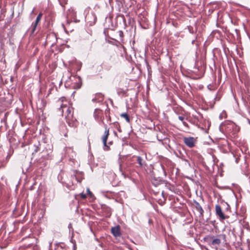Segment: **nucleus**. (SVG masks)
Returning a JSON list of instances; mask_svg holds the SVG:
<instances>
[{
	"mask_svg": "<svg viewBox=\"0 0 250 250\" xmlns=\"http://www.w3.org/2000/svg\"><path fill=\"white\" fill-rule=\"evenodd\" d=\"M76 17V12L73 8H69L67 12V23L69 24L71 21L69 19H75Z\"/></svg>",
	"mask_w": 250,
	"mask_h": 250,
	"instance_id": "nucleus-7",
	"label": "nucleus"
},
{
	"mask_svg": "<svg viewBox=\"0 0 250 250\" xmlns=\"http://www.w3.org/2000/svg\"><path fill=\"white\" fill-rule=\"evenodd\" d=\"M188 31H189V32H191V33H193V30H192V31H191V29H190V27H189V26H188Z\"/></svg>",
	"mask_w": 250,
	"mask_h": 250,
	"instance_id": "nucleus-22",
	"label": "nucleus"
},
{
	"mask_svg": "<svg viewBox=\"0 0 250 250\" xmlns=\"http://www.w3.org/2000/svg\"><path fill=\"white\" fill-rule=\"evenodd\" d=\"M224 208H222L220 205L217 204L215 206V214L220 220H224L229 218V214L231 212L230 206L226 203Z\"/></svg>",
	"mask_w": 250,
	"mask_h": 250,
	"instance_id": "nucleus-1",
	"label": "nucleus"
},
{
	"mask_svg": "<svg viewBox=\"0 0 250 250\" xmlns=\"http://www.w3.org/2000/svg\"><path fill=\"white\" fill-rule=\"evenodd\" d=\"M108 135H109V129H107L106 127H105L104 134L102 137V141H103V143L104 144V146L107 148L105 149L106 150H107L109 148V147L106 145V142H107Z\"/></svg>",
	"mask_w": 250,
	"mask_h": 250,
	"instance_id": "nucleus-9",
	"label": "nucleus"
},
{
	"mask_svg": "<svg viewBox=\"0 0 250 250\" xmlns=\"http://www.w3.org/2000/svg\"><path fill=\"white\" fill-rule=\"evenodd\" d=\"M179 119L180 120L183 121L184 120V117H183L182 116H179Z\"/></svg>",
	"mask_w": 250,
	"mask_h": 250,
	"instance_id": "nucleus-21",
	"label": "nucleus"
},
{
	"mask_svg": "<svg viewBox=\"0 0 250 250\" xmlns=\"http://www.w3.org/2000/svg\"><path fill=\"white\" fill-rule=\"evenodd\" d=\"M111 231L115 237H119L121 235L120 227L119 225L112 227L111 229Z\"/></svg>",
	"mask_w": 250,
	"mask_h": 250,
	"instance_id": "nucleus-8",
	"label": "nucleus"
},
{
	"mask_svg": "<svg viewBox=\"0 0 250 250\" xmlns=\"http://www.w3.org/2000/svg\"><path fill=\"white\" fill-rule=\"evenodd\" d=\"M62 114L65 116L67 123L73 118V108L66 105H62L61 107Z\"/></svg>",
	"mask_w": 250,
	"mask_h": 250,
	"instance_id": "nucleus-5",
	"label": "nucleus"
},
{
	"mask_svg": "<svg viewBox=\"0 0 250 250\" xmlns=\"http://www.w3.org/2000/svg\"><path fill=\"white\" fill-rule=\"evenodd\" d=\"M40 144L39 142H37L36 144H35L33 146L31 147L32 149V154L36 153L39 151L40 150Z\"/></svg>",
	"mask_w": 250,
	"mask_h": 250,
	"instance_id": "nucleus-12",
	"label": "nucleus"
},
{
	"mask_svg": "<svg viewBox=\"0 0 250 250\" xmlns=\"http://www.w3.org/2000/svg\"><path fill=\"white\" fill-rule=\"evenodd\" d=\"M184 142L187 145H188V138H184Z\"/></svg>",
	"mask_w": 250,
	"mask_h": 250,
	"instance_id": "nucleus-20",
	"label": "nucleus"
},
{
	"mask_svg": "<svg viewBox=\"0 0 250 250\" xmlns=\"http://www.w3.org/2000/svg\"><path fill=\"white\" fill-rule=\"evenodd\" d=\"M121 117L124 118L125 119L127 123H129L130 122V118L128 115V114L126 113H123L121 114Z\"/></svg>",
	"mask_w": 250,
	"mask_h": 250,
	"instance_id": "nucleus-14",
	"label": "nucleus"
},
{
	"mask_svg": "<svg viewBox=\"0 0 250 250\" xmlns=\"http://www.w3.org/2000/svg\"><path fill=\"white\" fill-rule=\"evenodd\" d=\"M193 229H195V228L193 227H190V230H189V234L191 235H193Z\"/></svg>",
	"mask_w": 250,
	"mask_h": 250,
	"instance_id": "nucleus-17",
	"label": "nucleus"
},
{
	"mask_svg": "<svg viewBox=\"0 0 250 250\" xmlns=\"http://www.w3.org/2000/svg\"><path fill=\"white\" fill-rule=\"evenodd\" d=\"M226 235L223 234H219L217 237L214 236H208L205 238L206 241L208 242V244L213 247L217 248L221 243V239L224 240V241H226Z\"/></svg>",
	"mask_w": 250,
	"mask_h": 250,
	"instance_id": "nucleus-2",
	"label": "nucleus"
},
{
	"mask_svg": "<svg viewBox=\"0 0 250 250\" xmlns=\"http://www.w3.org/2000/svg\"><path fill=\"white\" fill-rule=\"evenodd\" d=\"M190 152V155H188V157L193 161L194 163H197L200 162L201 160V155L197 152L196 150H189L188 153Z\"/></svg>",
	"mask_w": 250,
	"mask_h": 250,
	"instance_id": "nucleus-6",
	"label": "nucleus"
},
{
	"mask_svg": "<svg viewBox=\"0 0 250 250\" xmlns=\"http://www.w3.org/2000/svg\"><path fill=\"white\" fill-rule=\"evenodd\" d=\"M42 16V14L41 13H40L38 15L37 17L36 18L35 22L33 25V27L32 29V32L33 34L35 32L36 29V27H37L38 23L40 22V21L41 20Z\"/></svg>",
	"mask_w": 250,
	"mask_h": 250,
	"instance_id": "nucleus-10",
	"label": "nucleus"
},
{
	"mask_svg": "<svg viewBox=\"0 0 250 250\" xmlns=\"http://www.w3.org/2000/svg\"><path fill=\"white\" fill-rule=\"evenodd\" d=\"M81 196L83 199H85L86 197V196L85 195V194H84L83 193L81 194Z\"/></svg>",
	"mask_w": 250,
	"mask_h": 250,
	"instance_id": "nucleus-19",
	"label": "nucleus"
},
{
	"mask_svg": "<svg viewBox=\"0 0 250 250\" xmlns=\"http://www.w3.org/2000/svg\"><path fill=\"white\" fill-rule=\"evenodd\" d=\"M86 191L88 194H89L91 196L92 195V192L90 191V189L89 188H87L86 189Z\"/></svg>",
	"mask_w": 250,
	"mask_h": 250,
	"instance_id": "nucleus-18",
	"label": "nucleus"
},
{
	"mask_svg": "<svg viewBox=\"0 0 250 250\" xmlns=\"http://www.w3.org/2000/svg\"><path fill=\"white\" fill-rule=\"evenodd\" d=\"M59 1L62 6H64L67 2V0H59Z\"/></svg>",
	"mask_w": 250,
	"mask_h": 250,
	"instance_id": "nucleus-16",
	"label": "nucleus"
},
{
	"mask_svg": "<svg viewBox=\"0 0 250 250\" xmlns=\"http://www.w3.org/2000/svg\"><path fill=\"white\" fill-rule=\"evenodd\" d=\"M51 153V150H43L42 152V157L44 159H49L50 157V154Z\"/></svg>",
	"mask_w": 250,
	"mask_h": 250,
	"instance_id": "nucleus-11",
	"label": "nucleus"
},
{
	"mask_svg": "<svg viewBox=\"0 0 250 250\" xmlns=\"http://www.w3.org/2000/svg\"><path fill=\"white\" fill-rule=\"evenodd\" d=\"M188 121L192 124L193 125H196L197 127V131H198L199 129V121L197 118H193L190 120H188Z\"/></svg>",
	"mask_w": 250,
	"mask_h": 250,
	"instance_id": "nucleus-13",
	"label": "nucleus"
},
{
	"mask_svg": "<svg viewBox=\"0 0 250 250\" xmlns=\"http://www.w3.org/2000/svg\"><path fill=\"white\" fill-rule=\"evenodd\" d=\"M188 148L196 147L198 144V137L195 134L191 127L188 126Z\"/></svg>",
	"mask_w": 250,
	"mask_h": 250,
	"instance_id": "nucleus-4",
	"label": "nucleus"
},
{
	"mask_svg": "<svg viewBox=\"0 0 250 250\" xmlns=\"http://www.w3.org/2000/svg\"><path fill=\"white\" fill-rule=\"evenodd\" d=\"M137 162L139 163V164L140 167H142L143 166L142 158H141V156H138L137 157Z\"/></svg>",
	"mask_w": 250,
	"mask_h": 250,
	"instance_id": "nucleus-15",
	"label": "nucleus"
},
{
	"mask_svg": "<svg viewBox=\"0 0 250 250\" xmlns=\"http://www.w3.org/2000/svg\"><path fill=\"white\" fill-rule=\"evenodd\" d=\"M190 207L196 218H199V219L203 218L204 210L198 202L194 201L193 203H191Z\"/></svg>",
	"mask_w": 250,
	"mask_h": 250,
	"instance_id": "nucleus-3",
	"label": "nucleus"
}]
</instances>
